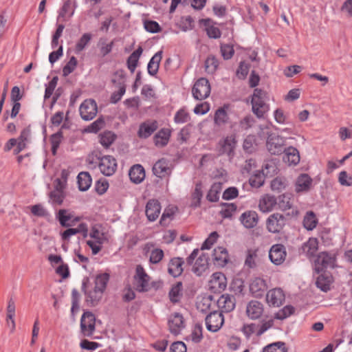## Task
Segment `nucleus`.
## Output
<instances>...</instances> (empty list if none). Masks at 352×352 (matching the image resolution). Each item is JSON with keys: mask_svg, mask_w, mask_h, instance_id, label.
<instances>
[{"mask_svg": "<svg viewBox=\"0 0 352 352\" xmlns=\"http://www.w3.org/2000/svg\"><path fill=\"white\" fill-rule=\"evenodd\" d=\"M285 299V294L280 288H275L267 292L266 300L270 306L274 307L283 305Z\"/></svg>", "mask_w": 352, "mask_h": 352, "instance_id": "obj_16", "label": "nucleus"}, {"mask_svg": "<svg viewBox=\"0 0 352 352\" xmlns=\"http://www.w3.org/2000/svg\"><path fill=\"white\" fill-rule=\"evenodd\" d=\"M318 243H303L301 253L310 260L314 258V269L317 273L322 272L328 268L333 269L336 265V254L327 252H321L316 254L318 250Z\"/></svg>", "mask_w": 352, "mask_h": 352, "instance_id": "obj_1", "label": "nucleus"}, {"mask_svg": "<svg viewBox=\"0 0 352 352\" xmlns=\"http://www.w3.org/2000/svg\"><path fill=\"white\" fill-rule=\"evenodd\" d=\"M227 286L226 276L221 272L214 273L208 283L210 290L213 293H221Z\"/></svg>", "mask_w": 352, "mask_h": 352, "instance_id": "obj_12", "label": "nucleus"}, {"mask_svg": "<svg viewBox=\"0 0 352 352\" xmlns=\"http://www.w3.org/2000/svg\"><path fill=\"white\" fill-rule=\"evenodd\" d=\"M221 52L223 58L228 60L232 57L234 50L231 45L222 44L221 45Z\"/></svg>", "mask_w": 352, "mask_h": 352, "instance_id": "obj_56", "label": "nucleus"}, {"mask_svg": "<svg viewBox=\"0 0 352 352\" xmlns=\"http://www.w3.org/2000/svg\"><path fill=\"white\" fill-rule=\"evenodd\" d=\"M221 190V184L214 183L208 191L206 198L211 202L217 201L219 197V193Z\"/></svg>", "mask_w": 352, "mask_h": 352, "instance_id": "obj_45", "label": "nucleus"}, {"mask_svg": "<svg viewBox=\"0 0 352 352\" xmlns=\"http://www.w3.org/2000/svg\"><path fill=\"white\" fill-rule=\"evenodd\" d=\"M212 259L219 265L223 266L228 261V253L226 248L219 246L214 249L212 252Z\"/></svg>", "mask_w": 352, "mask_h": 352, "instance_id": "obj_28", "label": "nucleus"}, {"mask_svg": "<svg viewBox=\"0 0 352 352\" xmlns=\"http://www.w3.org/2000/svg\"><path fill=\"white\" fill-rule=\"evenodd\" d=\"M276 203L277 199L274 196L265 195L259 200L258 208L263 212H268L273 210Z\"/></svg>", "mask_w": 352, "mask_h": 352, "instance_id": "obj_25", "label": "nucleus"}, {"mask_svg": "<svg viewBox=\"0 0 352 352\" xmlns=\"http://www.w3.org/2000/svg\"><path fill=\"white\" fill-rule=\"evenodd\" d=\"M283 160L289 165H296L300 162V154L297 148L293 146L287 148L284 153Z\"/></svg>", "mask_w": 352, "mask_h": 352, "instance_id": "obj_29", "label": "nucleus"}, {"mask_svg": "<svg viewBox=\"0 0 352 352\" xmlns=\"http://www.w3.org/2000/svg\"><path fill=\"white\" fill-rule=\"evenodd\" d=\"M236 210V206L234 204H224L220 212L223 218H230Z\"/></svg>", "mask_w": 352, "mask_h": 352, "instance_id": "obj_52", "label": "nucleus"}, {"mask_svg": "<svg viewBox=\"0 0 352 352\" xmlns=\"http://www.w3.org/2000/svg\"><path fill=\"white\" fill-rule=\"evenodd\" d=\"M263 310V304L257 300H250L246 306V314L252 320L259 318L262 316Z\"/></svg>", "mask_w": 352, "mask_h": 352, "instance_id": "obj_21", "label": "nucleus"}, {"mask_svg": "<svg viewBox=\"0 0 352 352\" xmlns=\"http://www.w3.org/2000/svg\"><path fill=\"white\" fill-rule=\"evenodd\" d=\"M294 312V307L291 305L285 306L277 314L276 318L280 320L285 319Z\"/></svg>", "mask_w": 352, "mask_h": 352, "instance_id": "obj_58", "label": "nucleus"}, {"mask_svg": "<svg viewBox=\"0 0 352 352\" xmlns=\"http://www.w3.org/2000/svg\"><path fill=\"white\" fill-rule=\"evenodd\" d=\"M170 132L168 129H162L153 138L155 144L158 147H163L167 144Z\"/></svg>", "mask_w": 352, "mask_h": 352, "instance_id": "obj_34", "label": "nucleus"}, {"mask_svg": "<svg viewBox=\"0 0 352 352\" xmlns=\"http://www.w3.org/2000/svg\"><path fill=\"white\" fill-rule=\"evenodd\" d=\"M30 135L31 130L28 126L22 130L19 137L16 140L18 142L24 143L27 146V144L30 142Z\"/></svg>", "mask_w": 352, "mask_h": 352, "instance_id": "obj_63", "label": "nucleus"}, {"mask_svg": "<svg viewBox=\"0 0 352 352\" xmlns=\"http://www.w3.org/2000/svg\"><path fill=\"white\" fill-rule=\"evenodd\" d=\"M285 140L279 135H270L268 137L266 142L267 151L272 155H280L284 153L286 149Z\"/></svg>", "mask_w": 352, "mask_h": 352, "instance_id": "obj_6", "label": "nucleus"}, {"mask_svg": "<svg viewBox=\"0 0 352 352\" xmlns=\"http://www.w3.org/2000/svg\"><path fill=\"white\" fill-rule=\"evenodd\" d=\"M318 223V219L316 214L312 211L306 213L303 219V226L308 230H312L316 228Z\"/></svg>", "mask_w": 352, "mask_h": 352, "instance_id": "obj_43", "label": "nucleus"}, {"mask_svg": "<svg viewBox=\"0 0 352 352\" xmlns=\"http://www.w3.org/2000/svg\"><path fill=\"white\" fill-rule=\"evenodd\" d=\"M202 331L203 328L201 324H195L192 329L191 333L187 336L185 340L186 341L191 340L194 343H199L203 338Z\"/></svg>", "mask_w": 352, "mask_h": 352, "instance_id": "obj_40", "label": "nucleus"}, {"mask_svg": "<svg viewBox=\"0 0 352 352\" xmlns=\"http://www.w3.org/2000/svg\"><path fill=\"white\" fill-rule=\"evenodd\" d=\"M194 293V284L190 275L184 282L177 281V302L183 297H192Z\"/></svg>", "mask_w": 352, "mask_h": 352, "instance_id": "obj_13", "label": "nucleus"}, {"mask_svg": "<svg viewBox=\"0 0 352 352\" xmlns=\"http://www.w3.org/2000/svg\"><path fill=\"white\" fill-rule=\"evenodd\" d=\"M217 305L221 312H230L235 308V298L228 294H222L217 300Z\"/></svg>", "mask_w": 352, "mask_h": 352, "instance_id": "obj_18", "label": "nucleus"}, {"mask_svg": "<svg viewBox=\"0 0 352 352\" xmlns=\"http://www.w3.org/2000/svg\"><path fill=\"white\" fill-rule=\"evenodd\" d=\"M331 276L327 274H320L316 279V286L323 292H327L330 289L331 283Z\"/></svg>", "mask_w": 352, "mask_h": 352, "instance_id": "obj_41", "label": "nucleus"}, {"mask_svg": "<svg viewBox=\"0 0 352 352\" xmlns=\"http://www.w3.org/2000/svg\"><path fill=\"white\" fill-rule=\"evenodd\" d=\"M91 39V35L89 33L84 34L76 45V51H82Z\"/></svg>", "mask_w": 352, "mask_h": 352, "instance_id": "obj_53", "label": "nucleus"}, {"mask_svg": "<svg viewBox=\"0 0 352 352\" xmlns=\"http://www.w3.org/2000/svg\"><path fill=\"white\" fill-rule=\"evenodd\" d=\"M276 205L278 209L282 211L291 210V212L287 213V216L294 217L298 213V210L293 207V198L290 194H283L278 197Z\"/></svg>", "mask_w": 352, "mask_h": 352, "instance_id": "obj_10", "label": "nucleus"}, {"mask_svg": "<svg viewBox=\"0 0 352 352\" xmlns=\"http://www.w3.org/2000/svg\"><path fill=\"white\" fill-rule=\"evenodd\" d=\"M77 233H82L84 238L88 235V228L85 223H80L76 228H68L62 233V239L68 240L71 236L75 235Z\"/></svg>", "mask_w": 352, "mask_h": 352, "instance_id": "obj_32", "label": "nucleus"}, {"mask_svg": "<svg viewBox=\"0 0 352 352\" xmlns=\"http://www.w3.org/2000/svg\"><path fill=\"white\" fill-rule=\"evenodd\" d=\"M109 279L107 273L98 275L95 279L94 286L89 284L88 279H84L82 284V290L85 296V302L89 306H96L102 298Z\"/></svg>", "mask_w": 352, "mask_h": 352, "instance_id": "obj_2", "label": "nucleus"}, {"mask_svg": "<svg viewBox=\"0 0 352 352\" xmlns=\"http://www.w3.org/2000/svg\"><path fill=\"white\" fill-rule=\"evenodd\" d=\"M116 140V135L111 131H104L100 135V142L108 148Z\"/></svg>", "mask_w": 352, "mask_h": 352, "instance_id": "obj_48", "label": "nucleus"}, {"mask_svg": "<svg viewBox=\"0 0 352 352\" xmlns=\"http://www.w3.org/2000/svg\"><path fill=\"white\" fill-rule=\"evenodd\" d=\"M129 175L132 182L140 184L145 178V171L142 166L135 164L130 168Z\"/></svg>", "mask_w": 352, "mask_h": 352, "instance_id": "obj_27", "label": "nucleus"}, {"mask_svg": "<svg viewBox=\"0 0 352 352\" xmlns=\"http://www.w3.org/2000/svg\"><path fill=\"white\" fill-rule=\"evenodd\" d=\"M56 218L63 227H71L80 220L79 217H74L73 212L66 209L59 210Z\"/></svg>", "mask_w": 352, "mask_h": 352, "instance_id": "obj_17", "label": "nucleus"}, {"mask_svg": "<svg viewBox=\"0 0 352 352\" xmlns=\"http://www.w3.org/2000/svg\"><path fill=\"white\" fill-rule=\"evenodd\" d=\"M160 211L161 205L158 200L152 199L148 201L146 205L145 213L149 221H155L158 218Z\"/></svg>", "mask_w": 352, "mask_h": 352, "instance_id": "obj_19", "label": "nucleus"}, {"mask_svg": "<svg viewBox=\"0 0 352 352\" xmlns=\"http://www.w3.org/2000/svg\"><path fill=\"white\" fill-rule=\"evenodd\" d=\"M77 59L74 56H72L69 60V62L65 65L63 69V74L64 76H68L71 74L77 65Z\"/></svg>", "mask_w": 352, "mask_h": 352, "instance_id": "obj_54", "label": "nucleus"}, {"mask_svg": "<svg viewBox=\"0 0 352 352\" xmlns=\"http://www.w3.org/2000/svg\"><path fill=\"white\" fill-rule=\"evenodd\" d=\"M266 280L260 277L254 278L250 284V292L255 298H261L267 289Z\"/></svg>", "mask_w": 352, "mask_h": 352, "instance_id": "obj_15", "label": "nucleus"}, {"mask_svg": "<svg viewBox=\"0 0 352 352\" xmlns=\"http://www.w3.org/2000/svg\"><path fill=\"white\" fill-rule=\"evenodd\" d=\"M228 107L223 106L215 111L214 122L216 125L222 126L228 122L229 117L226 109Z\"/></svg>", "mask_w": 352, "mask_h": 352, "instance_id": "obj_38", "label": "nucleus"}, {"mask_svg": "<svg viewBox=\"0 0 352 352\" xmlns=\"http://www.w3.org/2000/svg\"><path fill=\"white\" fill-rule=\"evenodd\" d=\"M285 224V217L278 212L270 214L266 220L267 230L272 233L280 232L283 229Z\"/></svg>", "mask_w": 352, "mask_h": 352, "instance_id": "obj_4", "label": "nucleus"}, {"mask_svg": "<svg viewBox=\"0 0 352 352\" xmlns=\"http://www.w3.org/2000/svg\"><path fill=\"white\" fill-rule=\"evenodd\" d=\"M313 179L306 174H300L296 179L295 183V190L296 192H306L310 190L312 186Z\"/></svg>", "mask_w": 352, "mask_h": 352, "instance_id": "obj_20", "label": "nucleus"}, {"mask_svg": "<svg viewBox=\"0 0 352 352\" xmlns=\"http://www.w3.org/2000/svg\"><path fill=\"white\" fill-rule=\"evenodd\" d=\"M218 60L214 56H209L205 61V68L206 71L208 74H213L217 67H218Z\"/></svg>", "mask_w": 352, "mask_h": 352, "instance_id": "obj_51", "label": "nucleus"}, {"mask_svg": "<svg viewBox=\"0 0 352 352\" xmlns=\"http://www.w3.org/2000/svg\"><path fill=\"white\" fill-rule=\"evenodd\" d=\"M264 175L261 171H257L254 175H252L250 179L249 183L252 187L259 188L264 183Z\"/></svg>", "mask_w": 352, "mask_h": 352, "instance_id": "obj_50", "label": "nucleus"}, {"mask_svg": "<svg viewBox=\"0 0 352 352\" xmlns=\"http://www.w3.org/2000/svg\"><path fill=\"white\" fill-rule=\"evenodd\" d=\"M162 59V52H157L150 60L148 64V72L151 76H155L159 69L160 63Z\"/></svg>", "mask_w": 352, "mask_h": 352, "instance_id": "obj_39", "label": "nucleus"}, {"mask_svg": "<svg viewBox=\"0 0 352 352\" xmlns=\"http://www.w3.org/2000/svg\"><path fill=\"white\" fill-rule=\"evenodd\" d=\"M143 49L141 46L135 50L127 59V67L131 73L135 72V69L138 65L139 58L142 54Z\"/></svg>", "mask_w": 352, "mask_h": 352, "instance_id": "obj_35", "label": "nucleus"}, {"mask_svg": "<svg viewBox=\"0 0 352 352\" xmlns=\"http://www.w3.org/2000/svg\"><path fill=\"white\" fill-rule=\"evenodd\" d=\"M158 127L156 121H147L140 126L138 135L140 138H146L150 136Z\"/></svg>", "mask_w": 352, "mask_h": 352, "instance_id": "obj_30", "label": "nucleus"}, {"mask_svg": "<svg viewBox=\"0 0 352 352\" xmlns=\"http://www.w3.org/2000/svg\"><path fill=\"white\" fill-rule=\"evenodd\" d=\"M133 280L134 287L139 292H146L152 288L157 289L162 286L160 281L151 282L150 276L140 265L136 267Z\"/></svg>", "mask_w": 352, "mask_h": 352, "instance_id": "obj_3", "label": "nucleus"}, {"mask_svg": "<svg viewBox=\"0 0 352 352\" xmlns=\"http://www.w3.org/2000/svg\"><path fill=\"white\" fill-rule=\"evenodd\" d=\"M100 172L106 176L114 174L117 168V162L115 158L110 155H105L100 160L98 164Z\"/></svg>", "mask_w": 352, "mask_h": 352, "instance_id": "obj_14", "label": "nucleus"}, {"mask_svg": "<svg viewBox=\"0 0 352 352\" xmlns=\"http://www.w3.org/2000/svg\"><path fill=\"white\" fill-rule=\"evenodd\" d=\"M338 182L342 186H352V176L349 175L344 170L341 171L338 176Z\"/></svg>", "mask_w": 352, "mask_h": 352, "instance_id": "obj_57", "label": "nucleus"}, {"mask_svg": "<svg viewBox=\"0 0 352 352\" xmlns=\"http://www.w3.org/2000/svg\"><path fill=\"white\" fill-rule=\"evenodd\" d=\"M208 268V257L205 254H201L196 260L191 271L197 276H201Z\"/></svg>", "mask_w": 352, "mask_h": 352, "instance_id": "obj_23", "label": "nucleus"}, {"mask_svg": "<svg viewBox=\"0 0 352 352\" xmlns=\"http://www.w3.org/2000/svg\"><path fill=\"white\" fill-rule=\"evenodd\" d=\"M193 23L194 21L190 16L182 17L179 23V28L184 32L187 31L188 30L192 28Z\"/></svg>", "mask_w": 352, "mask_h": 352, "instance_id": "obj_60", "label": "nucleus"}, {"mask_svg": "<svg viewBox=\"0 0 352 352\" xmlns=\"http://www.w3.org/2000/svg\"><path fill=\"white\" fill-rule=\"evenodd\" d=\"M153 173L158 177H164L170 173V169L164 160L157 161L153 167Z\"/></svg>", "mask_w": 352, "mask_h": 352, "instance_id": "obj_33", "label": "nucleus"}, {"mask_svg": "<svg viewBox=\"0 0 352 352\" xmlns=\"http://www.w3.org/2000/svg\"><path fill=\"white\" fill-rule=\"evenodd\" d=\"M210 89L209 81L205 78H201L192 87V95L195 99L202 100L209 96Z\"/></svg>", "mask_w": 352, "mask_h": 352, "instance_id": "obj_5", "label": "nucleus"}, {"mask_svg": "<svg viewBox=\"0 0 352 352\" xmlns=\"http://www.w3.org/2000/svg\"><path fill=\"white\" fill-rule=\"evenodd\" d=\"M211 304H212V296H207L202 297L197 302V309L199 310L200 311L206 312L210 309Z\"/></svg>", "mask_w": 352, "mask_h": 352, "instance_id": "obj_49", "label": "nucleus"}, {"mask_svg": "<svg viewBox=\"0 0 352 352\" xmlns=\"http://www.w3.org/2000/svg\"><path fill=\"white\" fill-rule=\"evenodd\" d=\"M202 197L201 184H196L195 191L192 194L193 206L197 207L199 206Z\"/></svg>", "mask_w": 352, "mask_h": 352, "instance_id": "obj_59", "label": "nucleus"}, {"mask_svg": "<svg viewBox=\"0 0 352 352\" xmlns=\"http://www.w3.org/2000/svg\"><path fill=\"white\" fill-rule=\"evenodd\" d=\"M206 326L211 332L218 331L224 322L223 316L221 312L213 311L206 317Z\"/></svg>", "mask_w": 352, "mask_h": 352, "instance_id": "obj_7", "label": "nucleus"}, {"mask_svg": "<svg viewBox=\"0 0 352 352\" xmlns=\"http://www.w3.org/2000/svg\"><path fill=\"white\" fill-rule=\"evenodd\" d=\"M91 238L98 240V242L108 241V234L103 231V228L100 225L96 224L92 227L89 234Z\"/></svg>", "mask_w": 352, "mask_h": 352, "instance_id": "obj_37", "label": "nucleus"}, {"mask_svg": "<svg viewBox=\"0 0 352 352\" xmlns=\"http://www.w3.org/2000/svg\"><path fill=\"white\" fill-rule=\"evenodd\" d=\"M236 142L234 138L227 137L223 141L219 142L221 146L219 153L221 155L226 154L231 157L234 154V148L235 147Z\"/></svg>", "mask_w": 352, "mask_h": 352, "instance_id": "obj_31", "label": "nucleus"}, {"mask_svg": "<svg viewBox=\"0 0 352 352\" xmlns=\"http://www.w3.org/2000/svg\"><path fill=\"white\" fill-rule=\"evenodd\" d=\"M71 6L72 1L70 0L66 1L59 10L58 19H62L63 21H65L67 14H69V17L72 16L74 14V9L71 10Z\"/></svg>", "mask_w": 352, "mask_h": 352, "instance_id": "obj_44", "label": "nucleus"}, {"mask_svg": "<svg viewBox=\"0 0 352 352\" xmlns=\"http://www.w3.org/2000/svg\"><path fill=\"white\" fill-rule=\"evenodd\" d=\"M15 302L13 298H10L8 301V306L6 308L7 311V323L9 324V320H10L12 323V331H14L15 329V321H14V316H15Z\"/></svg>", "mask_w": 352, "mask_h": 352, "instance_id": "obj_42", "label": "nucleus"}, {"mask_svg": "<svg viewBox=\"0 0 352 352\" xmlns=\"http://www.w3.org/2000/svg\"><path fill=\"white\" fill-rule=\"evenodd\" d=\"M256 168V161L254 159H249L245 162L241 168L243 174H250L252 172L253 169Z\"/></svg>", "mask_w": 352, "mask_h": 352, "instance_id": "obj_62", "label": "nucleus"}, {"mask_svg": "<svg viewBox=\"0 0 352 352\" xmlns=\"http://www.w3.org/2000/svg\"><path fill=\"white\" fill-rule=\"evenodd\" d=\"M258 217L255 211L248 210L243 212L240 217V221L247 228H252L256 226Z\"/></svg>", "mask_w": 352, "mask_h": 352, "instance_id": "obj_24", "label": "nucleus"}, {"mask_svg": "<svg viewBox=\"0 0 352 352\" xmlns=\"http://www.w3.org/2000/svg\"><path fill=\"white\" fill-rule=\"evenodd\" d=\"M286 255L285 248L282 243L274 244L269 251V258L276 265L282 264L285 260Z\"/></svg>", "mask_w": 352, "mask_h": 352, "instance_id": "obj_11", "label": "nucleus"}, {"mask_svg": "<svg viewBox=\"0 0 352 352\" xmlns=\"http://www.w3.org/2000/svg\"><path fill=\"white\" fill-rule=\"evenodd\" d=\"M285 188V183L283 179L276 177L271 182V188L274 191H280Z\"/></svg>", "mask_w": 352, "mask_h": 352, "instance_id": "obj_64", "label": "nucleus"}, {"mask_svg": "<svg viewBox=\"0 0 352 352\" xmlns=\"http://www.w3.org/2000/svg\"><path fill=\"white\" fill-rule=\"evenodd\" d=\"M174 218L175 210L173 208H166L162 215L160 223L163 226H168Z\"/></svg>", "mask_w": 352, "mask_h": 352, "instance_id": "obj_47", "label": "nucleus"}, {"mask_svg": "<svg viewBox=\"0 0 352 352\" xmlns=\"http://www.w3.org/2000/svg\"><path fill=\"white\" fill-rule=\"evenodd\" d=\"M262 352H287L283 342H276L270 344L263 349Z\"/></svg>", "mask_w": 352, "mask_h": 352, "instance_id": "obj_46", "label": "nucleus"}, {"mask_svg": "<svg viewBox=\"0 0 352 352\" xmlns=\"http://www.w3.org/2000/svg\"><path fill=\"white\" fill-rule=\"evenodd\" d=\"M266 100L252 98V105L253 113L258 118H261L268 111V106L265 103Z\"/></svg>", "mask_w": 352, "mask_h": 352, "instance_id": "obj_26", "label": "nucleus"}, {"mask_svg": "<svg viewBox=\"0 0 352 352\" xmlns=\"http://www.w3.org/2000/svg\"><path fill=\"white\" fill-rule=\"evenodd\" d=\"M78 184L79 190L81 191L87 190L91 184V178L89 173L81 172L78 174Z\"/></svg>", "mask_w": 352, "mask_h": 352, "instance_id": "obj_36", "label": "nucleus"}, {"mask_svg": "<svg viewBox=\"0 0 352 352\" xmlns=\"http://www.w3.org/2000/svg\"><path fill=\"white\" fill-rule=\"evenodd\" d=\"M198 253L199 250L197 248L194 249L192 253L186 258V261L182 258L177 257V271H179L177 276L184 272L188 273L190 271V267L192 265Z\"/></svg>", "mask_w": 352, "mask_h": 352, "instance_id": "obj_22", "label": "nucleus"}, {"mask_svg": "<svg viewBox=\"0 0 352 352\" xmlns=\"http://www.w3.org/2000/svg\"><path fill=\"white\" fill-rule=\"evenodd\" d=\"M256 250H248L247 257L245 261V263L249 267H254L256 265L255 263V258L256 257Z\"/></svg>", "mask_w": 352, "mask_h": 352, "instance_id": "obj_61", "label": "nucleus"}, {"mask_svg": "<svg viewBox=\"0 0 352 352\" xmlns=\"http://www.w3.org/2000/svg\"><path fill=\"white\" fill-rule=\"evenodd\" d=\"M58 80V77L54 76L51 80V81L49 82V83L47 85L46 89H45V96H44L45 99H48L51 97V96L52 95V94L56 87Z\"/></svg>", "mask_w": 352, "mask_h": 352, "instance_id": "obj_55", "label": "nucleus"}, {"mask_svg": "<svg viewBox=\"0 0 352 352\" xmlns=\"http://www.w3.org/2000/svg\"><path fill=\"white\" fill-rule=\"evenodd\" d=\"M80 116L84 120H91L96 117L98 112L97 104L92 99L85 100L80 106Z\"/></svg>", "mask_w": 352, "mask_h": 352, "instance_id": "obj_8", "label": "nucleus"}, {"mask_svg": "<svg viewBox=\"0 0 352 352\" xmlns=\"http://www.w3.org/2000/svg\"><path fill=\"white\" fill-rule=\"evenodd\" d=\"M95 316L90 311L85 312L80 319L81 331L85 336H91L95 331Z\"/></svg>", "mask_w": 352, "mask_h": 352, "instance_id": "obj_9", "label": "nucleus"}]
</instances>
